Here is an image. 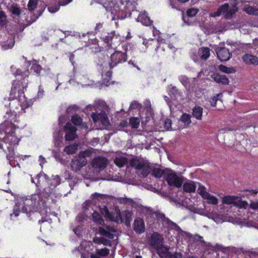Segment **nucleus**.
Masks as SVG:
<instances>
[{"label":"nucleus","instance_id":"obj_1","mask_svg":"<svg viewBox=\"0 0 258 258\" xmlns=\"http://www.w3.org/2000/svg\"><path fill=\"white\" fill-rule=\"evenodd\" d=\"M14 103H10V111L5 115L6 120L0 126V149L7 154V158L10 159L14 155V147L18 145L19 139L15 135V130L18 126L15 124L17 121L18 107H13Z\"/></svg>","mask_w":258,"mask_h":258},{"label":"nucleus","instance_id":"obj_2","mask_svg":"<svg viewBox=\"0 0 258 258\" xmlns=\"http://www.w3.org/2000/svg\"><path fill=\"white\" fill-rule=\"evenodd\" d=\"M29 75L28 70L22 72L21 70L17 69L15 73V77H17V80L13 81L9 94L10 100H17L15 102L18 103L21 107V110L23 111L31 106L33 103L32 100H28L24 95V90H26L28 84Z\"/></svg>","mask_w":258,"mask_h":258},{"label":"nucleus","instance_id":"obj_3","mask_svg":"<svg viewBox=\"0 0 258 258\" xmlns=\"http://www.w3.org/2000/svg\"><path fill=\"white\" fill-rule=\"evenodd\" d=\"M162 232H164L166 238L169 240H173L174 238L180 234L181 229L176 223L172 222L166 218L165 214L162 213Z\"/></svg>","mask_w":258,"mask_h":258},{"label":"nucleus","instance_id":"obj_4","mask_svg":"<svg viewBox=\"0 0 258 258\" xmlns=\"http://www.w3.org/2000/svg\"><path fill=\"white\" fill-rule=\"evenodd\" d=\"M127 55L126 50L124 52L119 50H115L114 53L110 55V60L109 63L110 69L120 63L126 61Z\"/></svg>","mask_w":258,"mask_h":258},{"label":"nucleus","instance_id":"obj_5","mask_svg":"<svg viewBox=\"0 0 258 258\" xmlns=\"http://www.w3.org/2000/svg\"><path fill=\"white\" fill-rule=\"evenodd\" d=\"M100 38L111 48H115L120 42V37L115 31H111L107 35Z\"/></svg>","mask_w":258,"mask_h":258},{"label":"nucleus","instance_id":"obj_6","mask_svg":"<svg viewBox=\"0 0 258 258\" xmlns=\"http://www.w3.org/2000/svg\"><path fill=\"white\" fill-rule=\"evenodd\" d=\"M42 206L41 204L38 200L34 199V195H33L30 198H26L23 202V206L22 211L24 213L28 214L33 211L35 207Z\"/></svg>","mask_w":258,"mask_h":258},{"label":"nucleus","instance_id":"obj_7","mask_svg":"<svg viewBox=\"0 0 258 258\" xmlns=\"http://www.w3.org/2000/svg\"><path fill=\"white\" fill-rule=\"evenodd\" d=\"M91 116L95 123L100 122L104 126L109 124L107 114L104 110L100 111V113L93 112Z\"/></svg>","mask_w":258,"mask_h":258},{"label":"nucleus","instance_id":"obj_8","mask_svg":"<svg viewBox=\"0 0 258 258\" xmlns=\"http://www.w3.org/2000/svg\"><path fill=\"white\" fill-rule=\"evenodd\" d=\"M87 163V159L84 157L77 156L72 159L71 167L72 170L75 172L79 171Z\"/></svg>","mask_w":258,"mask_h":258},{"label":"nucleus","instance_id":"obj_9","mask_svg":"<svg viewBox=\"0 0 258 258\" xmlns=\"http://www.w3.org/2000/svg\"><path fill=\"white\" fill-rule=\"evenodd\" d=\"M64 131L66 133L65 139L67 141H71L76 139L77 128L71 122L66 123L64 126Z\"/></svg>","mask_w":258,"mask_h":258},{"label":"nucleus","instance_id":"obj_10","mask_svg":"<svg viewBox=\"0 0 258 258\" xmlns=\"http://www.w3.org/2000/svg\"><path fill=\"white\" fill-rule=\"evenodd\" d=\"M215 51L217 57L221 61H227L232 56V54L229 52L228 48L225 47H218Z\"/></svg>","mask_w":258,"mask_h":258},{"label":"nucleus","instance_id":"obj_11","mask_svg":"<svg viewBox=\"0 0 258 258\" xmlns=\"http://www.w3.org/2000/svg\"><path fill=\"white\" fill-rule=\"evenodd\" d=\"M166 179L168 185L177 188H180L184 181L182 177H178L175 173L167 174Z\"/></svg>","mask_w":258,"mask_h":258},{"label":"nucleus","instance_id":"obj_12","mask_svg":"<svg viewBox=\"0 0 258 258\" xmlns=\"http://www.w3.org/2000/svg\"><path fill=\"white\" fill-rule=\"evenodd\" d=\"M108 161L106 158L101 156L95 157L92 160V167L98 169L100 171L103 170L108 164Z\"/></svg>","mask_w":258,"mask_h":258},{"label":"nucleus","instance_id":"obj_13","mask_svg":"<svg viewBox=\"0 0 258 258\" xmlns=\"http://www.w3.org/2000/svg\"><path fill=\"white\" fill-rule=\"evenodd\" d=\"M151 243L152 246L156 249L157 253L159 257H161V244L160 243L159 236L156 233H154L151 238Z\"/></svg>","mask_w":258,"mask_h":258},{"label":"nucleus","instance_id":"obj_14","mask_svg":"<svg viewBox=\"0 0 258 258\" xmlns=\"http://www.w3.org/2000/svg\"><path fill=\"white\" fill-rule=\"evenodd\" d=\"M161 38L159 36L157 38L152 39L149 41L144 40L143 44L147 47L150 46L152 48H154V50L157 52L160 46L161 45Z\"/></svg>","mask_w":258,"mask_h":258},{"label":"nucleus","instance_id":"obj_15","mask_svg":"<svg viewBox=\"0 0 258 258\" xmlns=\"http://www.w3.org/2000/svg\"><path fill=\"white\" fill-rule=\"evenodd\" d=\"M114 231V228L109 226H106L105 227H99V232L100 235L107 237L110 239L114 238V235L112 232Z\"/></svg>","mask_w":258,"mask_h":258},{"label":"nucleus","instance_id":"obj_16","mask_svg":"<svg viewBox=\"0 0 258 258\" xmlns=\"http://www.w3.org/2000/svg\"><path fill=\"white\" fill-rule=\"evenodd\" d=\"M33 195L34 199L38 200L42 206L45 204L46 200H47L50 196L49 193L46 191V188L43 189L41 192L34 194Z\"/></svg>","mask_w":258,"mask_h":258},{"label":"nucleus","instance_id":"obj_17","mask_svg":"<svg viewBox=\"0 0 258 258\" xmlns=\"http://www.w3.org/2000/svg\"><path fill=\"white\" fill-rule=\"evenodd\" d=\"M242 60L244 64L247 65L253 64L254 66L258 65V57L256 56L251 54L246 53L242 57Z\"/></svg>","mask_w":258,"mask_h":258},{"label":"nucleus","instance_id":"obj_18","mask_svg":"<svg viewBox=\"0 0 258 258\" xmlns=\"http://www.w3.org/2000/svg\"><path fill=\"white\" fill-rule=\"evenodd\" d=\"M211 78L214 80L217 83L221 84L223 85H228L229 81L228 77L225 75H220L218 73H214L211 75Z\"/></svg>","mask_w":258,"mask_h":258},{"label":"nucleus","instance_id":"obj_19","mask_svg":"<svg viewBox=\"0 0 258 258\" xmlns=\"http://www.w3.org/2000/svg\"><path fill=\"white\" fill-rule=\"evenodd\" d=\"M137 21L140 22L144 26H151L153 21L148 15L147 12H140L137 18Z\"/></svg>","mask_w":258,"mask_h":258},{"label":"nucleus","instance_id":"obj_20","mask_svg":"<svg viewBox=\"0 0 258 258\" xmlns=\"http://www.w3.org/2000/svg\"><path fill=\"white\" fill-rule=\"evenodd\" d=\"M243 11L250 15H258V4L252 3L246 5L243 8Z\"/></svg>","mask_w":258,"mask_h":258},{"label":"nucleus","instance_id":"obj_21","mask_svg":"<svg viewBox=\"0 0 258 258\" xmlns=\"http://www.w3.org/2000/svg\"><path fill=\"white\" fill-rule=\"evenodd\" d=\"M134 230L138 233H142L145 231L144 222L142 219H135L133 224Z\"/></svg>","mask_w":258,"mask_h":258},{"label":"nucleus","instance_id":"obj_22","mask_svg":"<svg viewBox=\"0 0 258 258\" xmlns=\"http://www.w3.org/2000/svg\"><path fill=\"white\" fill-rule=\"evenodd\" d=\"M162 240H163V238ZM163 243L162 241V258H182V255L181 253L168 252V249L166 246H164Z\"/></svg>","mask_w":258,"mask_h":258},{"label":"nucleus","instance_id":"obj_23","mask_svg":"<svg viewBox=\"0 0 258 258\" xmlns=\"http://www.w3.org/2000/svg\"><path fill=\"white\" fill-rule=\"evenodd\" d=\"M229 9V5L227 3L224 4L220 6V7L215 12H211L210 16L216 17H219L222 14L224 15L228 12Z\"/></svg>","mask_w":258,"mask_h":258},{"label":"nucleus","instance_id":"obj_24","mask_svg":"<svg viewBox=\"0 0 258 258\" xmlns=\"http://www.w3.org/2000/svg\"><path fill=\"white\" fill-rule=\"evenodd\" d=\"M201 196L203 198L207 200L208 204L213 205H216L218 203V200L216 197L212 195L210 192L204 191L201 192Z\"/></svg>","mask_w":258,"mask_h":258},{"label":"nucleus","instance_id":"obj_25","mask_svg":"<svg viewBox=\"0 0 258 258\" xmlns=\"http://www.w3.org/2000/svg\"><path fill=\"white\" fill-rule=\"evenodd\" d=\"M72 0H60L59 2H58V4H55L54 5H51L48 7V12L51 13H54L58 11V10L60 9V6H64L68 4H69Z\"/></svg>","mask_w":258,"mask_h":258},{"label":"nucleus","instance_id":"obj_26","mask_svg":"<svg viewBox=\"0 0 258 258\" xmlns=\"http://www.w3.org/2000/svg\"><path fill=\"white\" fill-rule=\"evenodd\" d=\"M168 94L170 95L171 99L176 101H178L181 99V94L175 86L172 87L168 90Z\"/></svg>","mask_w":258,"mask_h":258},{"label":"nucleus","instance_id":"obj_27","mask_svg":"<svg viewBox=\"0 0 258 258\" xmlns=\"http://www.w3.org/2000/svg\"><path fill=\"white\" fill-rule=\"evenodd\" d=\"M132 212L129 211L128 210H125L123 211L121 214H120L119 215L120 216V217H121L122 220L124 221L125 224L127 225L132 221Z\"/></svg>","mask_w":258,"mask_h":258},{"label":"nucleus","instance_id":"obj_28","mask_svg":"<svg viewBox=\"0 0 258 258\" xmlns=\"http://www.w3.org/2000/svg\"><path fill=\"white\" fill-rule=\"evenodd\" d=\"M128 162V159L123 156L116 157L114 159V163L119 168H122L125 166Z\"/></svg>","mask_w":258,"mask_h":258},{"label":"nucleus","instance_id":"obj_29","mask_svg":"<svg viewBox=\"0 0 258 258\" xmlns=\"http://www.w3.org/2000/svg\"><path fill=\"white\" fill-rule=\"evenodd\" d=\"M203 108L201 106H196L192 109V115L197 120H201L202 117Z\"/></svg>","mask_w":258,"mask_h":258},{"label":"nucleus","instance_id":"obj_30","mask_svg":"<svg viewBox=\"0 0 258 258\" xmlns=\"http://www.w3.org/2000/svg\"><path fill=\"white\" fill-rule=\"evenodd\" d=\"M182 188H183L184 192L186 193H191L195 191L196 186L192 182H185L183 185H182Z\"/></svg>","mask_w":258,"mask_h":258},{"label":"nucleus","instance_id":"obj_31","mask_svg":"<svg viewBox=\"0 0 258 258\" xmlns=\"http://www.w3.org/2000/svg\"><path fill=\"white\" fill-rule=\"evenodd\" d=\"M144 162H140L137 158H132L130 160V166L135 168L137 170H140L143 167Z\"/></svg>","mask_w":258,"mask_h":258},{"label":"nucleus","instance_id":"obj_32","mask_svg":"<svg viewBox=\"0 0 258 258\" xmlns=\"http://www.w3.org/2000/svg\"><path fill=\"white\" fill-rule=\"evenodd\" d=\"M238 199V197L227 196L222 199V203L224 204L231 205L235 204V201Z\"/></svg>","mask_w":258,"mask_h":258},{"label":"nucleus","instance_id":"obj_33","mask_svg":"<svg viewBox=\"0 0 258 258\" xmlns=\"http://www.w3.org/2000/svg\"><path fill=\"white\" fill-rule=\"evenodd\" d=\"M153 167L149 165V164L147 162L144 163L143 167L140 169L139 170H142V174L144 176H147L149 175V173H151L152 172V168Z\"/></svg>","mask_w":258,"mask_h":258},{"label":"nucleus","instance_id":"obj_34","mask_svg":"<svg viewBox=\"0 0 258 258\" xmlns=\"http://www.w3.org/2000/svg\"><path fill=\"white\" fill-rule=\"evenodd\" d=\"M201 58L202 60H207L210 55V49L208 47H203L201 48Z\"/></svg>","mask_w":258,"mask_h":258},{"label":"nucleus","instance_id":"obj_35","mask_svg":"<svg viewBox=\"0 0 258 258\" xmlns=\"http://www.w3.org/2000/svg\"><path fill=\"white\" fill-rule=\"evenodd\" d=\"M77 150V145L74 144L66 146L64 149V151L68 155H73L76 152Z\"/></svg>","mask_w":258,"mask_h":258},{"label":"nucleus","instance_id":"obj_36","mask_svg":"<svg viewBox=\"0 0 258 258\" xmlns=\"http://www.w3.org/2000/svg\"><path fill=\"white\" fill-rule=\"evenodd\" d=\"M10 12L17 17H20L22 14L21 9L18 7L17 4H13L11 7H10Z\"/></svg>","mask_w":258,"mask_h":258},{"label":"nucleus","instance_id":"obj_37","mask_svg":"<svg viewBox=\"0 0 258 258\" xmlns=\"http://www.w3.org/2000/svg\"><path fill=\"white\" fill-rule=\"evenodd\" d=\"M92 218H93V220L95 223H98L100 224L104 223V220L101 215L98 212L94 211V213L92 214Z\"/></svg>","mask_w":258,"mask_h":258},{"label":"nucleus","instance_id":"obj_38","mask_svg":"<svg viewBox=\"0 0 258 258\" xmlns=\"http://www.w3.org/2000/svg\"><path fill=\"white\" fill-rule=\"evenodd\" d=\"M218 68L221 72L228 74L234 73L235 72L234 68L227 67L222 64H220Z\"/></svg>","mask_w":258,"mask_h":258},{"label":"nucleus","instance_id":"obj_39","mask_svg":"<svg viewBox=\"0 0 258 258\" xmlns=\"http://www.w3.org/2000/svg\"><path fill=\"white\" fill-rule=\"evenodd\" d=\"M71 121L76 126H80L82 123V119L80 115L75 114L71 117Z\"/></svg>","mask_w":258,"mask_h":258},{"label":"nucleus","instance_id":"obj_40","mask_svg":"<svg viewBox=\"0 0 258 258\" xmlns=\"http://www.w3.org/2000/svg\"><path fill=\"white\" fill-rule=\"evenodd\" d=\"M129 124L132 128H138L140 124V119L137 117H132L129 119Z\"/></svg>","mask_w":258,"mask_h":258},{"label":"nucleus","instance_id":"obj_41","mask_svg":"<svg viewBox=\"0 0 258 258\" xmlns=\"http://www.w3.org/2000/svg\"><path fill=\"white\" fill-rule=\"evenodd\" d=\"M180 120L184 123L185 125H189L191 123L190 115L186 113H184L181 115Z\"/></svg>","mask_w":258,"mask_h":258},{"label":"nucleus","instance_id":"obj_42","mask_svg":"<svg viewBox=\"0 0 258 258\" xmlns=\"http://www.w3.org/2000/svg\"><path fill=\"white\" fill-rule=\"evenodd\" d=\"M8 24L7 16L6 15L5 12L0 11V26L4 27Z\"/></svg>","mask_w":258,"mask_h":258},{"label":"nucleus","instance_id":"obj_43","mask_svg":"<svg viewBox=\"0 0 258 258\" xmlns=\"http://www.w3.org/2000/svg\"><path fill=\"white\" fill-rule=\"evenodd\" d=\"M238 9L236 7H233L232 8H229L228 12L225 15V18L227 19H230L233 17V15L236 12H237Z\"/></svg>","mask_w":258,"mask_h":258},{"label":"nucleus","instance_id":"obj_44","mask_svg":"<svg viewBox=\"0 0 258 258\" xmlns=\"http://www.w3.org/2000/svg\"><path fill=\"white\" fill-rule=\"evenodd\" d=\"M96 253L97 255H98L100 256L105 257L108 255L109 253V249L107 248L97 249Z\"/></svg>","mask_w":258,"mask_h":258},{"label":"nucleus","instance_id":"obj_45","mask_svg":"<svg viewBox=\"0 0 258 258\" xmlns=\"http://www.w3.org/2000/svg\"><path fill=\"white\" fill-rule=\"evenodd\" d=\"M178 80L180 81L181 83L185 88L189 87L190 85V81L188 78L186 76H181L178 77Z\"/></svg>","mask_w":258,"mask_h":258},{"label":"nucleus","instance_id":"obj_46","mask_svg":"<svg viewBox=\"0 0 258 258\" xmlns=\"http://www.w3.org/2000/svg\"><path fill=\"white\" fill-rule=\"evenodd\" d=\"M234 205L238 207L240 209H246L248 206V204L247 202L243 201L238 197V199L236 200Z\"/></svg>","mask_w":258,"mask_h":258},{"label":"nucleus","instance_id":"obj_47","mask_svg":"<svg viewBox=\"0 0 258 258\" xmlns=\"http://www.w3.org/2000/svg\"><path fill=\"white\" fill-rule=\"evenodd\" d=\"M60 183V179L58 175H56L50 180V185L53 187L55 188L56 186L59 185Z\"/></svg>","mask_w":258,"mask_h":258},{"label":"nucleus","instance_id":"obj_48","mask_svg":"<svg viewBox=\"0 0 258 258\" xmlns=\"http://www.w3.org/2000/svg\"><path fill=\"white\" fill-rule=\"evenodd\" d=\"M93 241L96 244H103L105 245H107L108 242H110L109 240L106 239L104 237H95Z\"/></svg>","mask_w":258,"mask_h":258},{"label":"nucleus","instance_id":"obj_49","mask_svg":"<svg viewBox=\"0 0 258 258\" xmlns=\"http://www.w3.org/2000/svg\"><path fill=\"white\" fill-rule=\"evenodd\" d=\"M38 4V0H29L28 9L29 11H33L36 9Z\"/></svg>","mask_w":258,"mask_h":258},{"label":"nucleus","instance_id":"obj_50","mask_svg":"<svg viewBox=\"0 0 258 258\" xmlns=\"http://www.w3.org/2000/svg\"><path fill=\"white\" fill-rule=\"evenodd\" d=\"M31 70L33 71L34 72L37 74L38 76H41V71L42 69L41 66L38 63H33L31 67Z\"/></svg>","mask_w":258,"mask_h":258},{"label":"nucleus","instance_id":"obj_51","mask_svg":"<svg viewBox=\"0 0 258 258\" xmlns=\"http://www.w3.org/2000/svg\"><path fill=\"white\" fill-rule=\"evenodd\" d=\"M151 174L152 176L160 178L161 177V169L160 168H154L153 167Z\"/></svg>","mask_w":258,"mask_h":258},{"label":"nucleus","instance_id":"obj_52","mask_svg":"<svg viewBox=\"0 0 258 258\" xmlns=\"http://www.w3.org/2000/svg\"><path fill=\"white\" fill-rule=\"evenodd\" d=\"M198 13V10L196 8H190L186 11V15L188 17H195Z\"/></svg>","mask_w":258,"mask_h":258},{"label":"nucleus","instance_id":"obj_53","mask_svg":"<svg viewBox=\"0 0 258 258\" xmlns=\"http://www.w3.org/2000/svg\"><path fill=\"white\" fill-rule=\"evenodd\" d=\"M128 125V122L126 120H123L121 122H120L118 124H117V126H116V128H117L118 131H122L123 128L127 127Z\"/></svg>","mask_w":258,"mask_h":258},{"label":"nucleus","instance_id":"obj_54","mask_svg":"<svg viewBox=\"0 0 258 258\" xmlns=\"http://www.w3.org/2000/svg\"><path fill=\"white\" fill-rule=\"evenodd\" d=\"M220 96H222V94H216V95L211 98V99L210 101L211 106L213 107L216 106V102L218 101L219 97Z\"/></svg>","mask_w":258,"mask_h":258},{"label":"nucleus","instance_id":"obj_55","mask_svg":"<svg viewBox=\"0 0 258 258\" xmlns=\"http://www.w3.org/2000/svg\"><path fill=\"white\" fill-rule=\"evenodd\" d=\"M91 154L92 152L91 150H87L81 152L78 156L79 157H84L85 159H86V158L89 157Z\"/></svg>","mask_w":258,"mask_h":258},{"label":"nucleus","instance_id":"obj_56","mask_svg":"<svg viewBox=\"0 0 258 258\" xmlns=\"http://www.w3.org/2000/svg\"><path fill=\"white\" fill-rule=\"evenodd\" d=\"M122 11H119L118 12H116V14L112 17V20H115L116 19H123L125 18V15H122Z\"/></svg>","mask_w":258,"mask_h":258},{"label":"nucleus","instance_id":"obj_57","mask_svg":"<svg viewBox=\"0 0 258 258\" xmlns=\"http://www.w3.org/2000/svg\"><path fill=\"white\" fill-rule=\"evenodd\" d=\"M142 107V104L137 101H134L130 104V108L131 109H139Z\"/></svg>","mask_w":258,"mask_h":258},{"label":"nucleus","instance_id":"obj_58","mask_svg":"<svg viewBox=\"0 0 258 258\" xmlns=\"http://www.w3.org/2000/svg\"><path fill=\"white\" fill-rule=\"evenodd\" d=\"M103 27V25L101 23H98L96 24L95 28V32H88L86 33L87 35H90L92 34H93L94 35V33H97L98 31H99L100 29H101Z\"/></svg>","mask_w":258,"mask_h":258},{"label":"nucleus","instance_id":"obj_59","mask_svg":"<svg viewBox=\"0 0 258 258\" xmlns=\"http://www.w3.org/2000/svg\"><path fill=\"white\" fill-rule=\"evenodd\" d=\"M60 32L64 34V37L63 38H59L60 41L61 42L66 43V41H64V39L66 38L67 37H69V36H70L71 35L72 32L70 31H62V30H61Z\"/></svg>","mask_w":258,"mask_h":258},{"label":"nucleus","instance_id":"obj_60","mask_svg":"<svg viewBox=\"0 0 258 258\" xmlns=\"http://www.w3.org/2000/svg\"><path fill=\"white\" fill-rule=\"evenodd\" d=\"M172 121L170 119H166L164 121V128L166 130H168L171 128Z\"/></svg>","mask_w":258,"mask_h":258},{"label":"nucleus","instance_id":"obj_61","mask_svg":"<svg viewBox=\"0 0 258 258\" xmlns=\"http://www.w3.org/2000/svg\"><path fill=\"white\" fill-rule=\"evenodd\" d=\"M19 206L15 205L13 209V213L11 214V216L14 215L15 217H17L20 212Z\"/></svg>","mask_w":258,"mask_h":258},{"label":"nucleus","instance_id":"obj_62","mask_svg":"<svg viewBox=\"0 0 258 258\" xmlns=\"http://www.w3.org/2000/svg\"><path fill=\"white\" fill-rule=\"evenodd\" d=\"M44 95V90L42 86H38L37 96L38 98H42Z\"/></svg>","mask_w":258,"mask_h":258},{"label":"nucleus","instance_id":"obj_63","mask_svg":"<svg viewBox=\"0 0 258 258\" xmlns=\"http://www.w3.org/2000/svg\"><path fill=\"white\" fill-rule=\"evenodd\" d=\"M91 49H92L93 51H95V52H97L101 51L102 47L99 46V45H97V46L91 47Z\"/></svg>","mask_w":258,"mask_h":258},{"label":"nucleus","instance_id":"obj_64","mask_svg":"<svg viewBox=\"0 0 258 258\" xmlns=\"http://www.w3.org/2000/svg\"><path fill=\"white\" fill-rule=\"evenodd\" d=\"M69 59H70L72 64L73 66H74V64H75V60H74V59H75V55L73 54V53H71L70 54Z\"/></svg>","mask_w":258,"mask_h":258}]
</instances>
